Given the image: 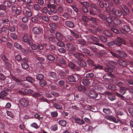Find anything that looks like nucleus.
<instances>
[{
    "label": "nucleus",
    "instance_id": "f257e3e1",
    "mask_svg": "<svg viewBox=\"0 0 133 133\" xmlns=\"http://www.w3.org/2000/svg\"><path fill=\"white\" fill-rule=\"evenodd\" d=\"M112 17L113 18H116L117 17H121L122 15V12L121 11L119 10L116 9L115 8H113L112 9Z\"/></svg>",
    "mask_w": 133,
    "mask_h": 133
},
{
    "label": "nucleus",
    "instance_id": "f03ea898",
    "mask_svg": "<svg viewBox=\"0 0 133 133\" xmlns=\"http://www.w3.org/2000/svg\"><path fill=\"white\" fill-rule=\"evenodd\" d=\"M114 44L118 46H121L122 43L125 45L126 44V43L125 41L123 39L119 37H117L116 40H114Z\"/></svg>",
    "mask_w": 133,
    "mask_h": 133
},
{
    "label": "nucleus",
    "instance_id": "7ed1b4c3",
    "mask_svg": "<svg viewBox=\"0 0 133 133\" xmlns=\"http://www.w3.org/2000/svg\"><path fill=\"white\" fill-rule=\"evenodd\" d=\"M79 78L80 77L78 74H76L69 76L68 79L69 82H76L78 80Z\"/></svg>",
    "mask_w": 133,
    "mask_h": 133
},
{
    "label": "nucleus",
    "instance_id": "20e7f679",
    "mask_svg": "<svg viewBox=\"0 0 133 133\" xmlns=\"http://www.w3.org/2000/svg\"><path fill=\"white\" fill-rule=\"evenodd\" d=\"M28 59L27 58L24 57L22 60L21 64L22 68L25 69H27L29 68V65L26 63Z\"/></svg>",
    "mask_w": 133,
    "mask_h": 133
},
{
    "label": "nucleus",
    "instance_id": "39448f33",
    "mask_svg": "<svg viewBox=\"0 0 133 133\" xmlns=\"http://www.w3.org/2000/svg\"><path fill=\"white\" fill-rule=\"evenodd\" d=\"M114 75L111 74H106L103 76V78L107 81H112L113 79Z\"/></svg>",
    "mask_w": 133,
    "mask_h": 133
},
{
    "label": "nucleus",
    "instance_id": "423d86ee",
    "mask_svg": "<svg viewBox=\"0 0 133 133\" xmlns=\"http://www.w3.org/2000/svg\"><path fill=\"white\" fill-rule=\"evenodd\" d=\"M19 103L24 107L27 106L29 104L28 101L24 98H21L19 101Z\"/></svg>",
    "mask_w": 133,
    "mask_h": 133
},
{
    "label": "nucleus",
    "instance_id": "0eeeda50",
    "mask_svg": "<svg viewBox=\"0 0 133 133\" xmlns=\"http://www.w3.org/2000/svg\"><path fill=\"white\" fill-rule=\"evenodd\" d=\"M108 6L105 7L106 10L107 12L110 13L112 12V9L111 10L110 8L113 6L114 4L112 2H108Z\"/></svg>",
    "mask_w": 133,
    "mask_h": 133
},
{
    "label": "nucleus",
    "instance_id": "6e6552de",
    "mask_svg": "<svg viewBox=\"0 0 133 133\" xmlns=\"http://www.w3.org/2000/svg\"><path fill=\"white\" fill-rule=\"evenodd\" d=\"M98 94L94 91H90L88 93V95L90 97L93 98H96L98 96Z\"/></svg>",
    "mask_w": 133,
    "mask_h": 133
},
{
    "label": "nucleus",
    "instance_id": "1a4fd4ad",
    "mask_svg": "<svg viewBox=\"0 0 133 133\" xmlns=\"http://www.w3.org/2000/svg\"><path fill=\"white\" fill-rule=\"evenodd\" d=\"M130 30L129 26L127 25H123L122 28L120 29V31L123 33H124L126 32H128Z\"/></svg>",
    "mask_w": 133,
    "mask_h": 133
},
{
    "label": "nucleus",
    "instance_id": "9d476101",
    "mask_svg": "<svg viewBox=\"0 0 133 133\" xmlns=\"http://www.w3.org/2000/svg\"><path fill=\"white\" fill-rule=\"evenodd\" d=\"M66 46L68 50L69 51H72L76 48L75 45H73L71 43H68L66 44Z\"/></svg>",
    "mask_w": 133,
    "mask_h": 133
},
{
    "label": "nucleus",
    "instance_id": "9b49d317",
    "mask_svg": "<svg viewBox=\"0 0 133 133\" xmlns=\"http://www.w3.org/2000/svg\"><path fill=\"white\" fill-rule=\"evenodd\" d=\"M121 7L123 11L127 14H129L130 13V11L127 7V6L124 4H122L121 5Z\"/></svg>",
    "mask_w": 133,
    "mask_h": 133
},
{
    "label": "nucleus",
    "instance_id": "f8f14e48",
    "mask_svg": "<svg viewBox=\"0 0 133 133\" xmlns=\"http://www.w3.org/2000/svg\"><path fill=\"white\" fill-rule=\"evenodd\" d=\"M105 118L107 120L110 121H112L114 123H117L118 122V121L115 118L112 116H107L105 117Z\"/></svg>",
    "mask_w": 133,
    "mask_h": 133
},
{
    "label": "nucleus",
    "instance_id": "ddd939ff",
    "mask_svg": "<svg viewBox=\"0 0 133 133\" xmlns=\"http://www.w3.org/2000/svg\"><path fill=\"white\" fill-rule=\"evenodd\" d=\"M73 55L76 58H77L79 61H81L82 59V57L84 56L80 53H73Z\"/></svg>",
    "mask_w": 133,
    "mask_h": 133
},
{
    "label": "nucleus",
    "instance_id": "4468645a",
    "mask_svg": "<svg viewBox=\"0 0 133 133\" xmlns=\"http://www.w3.org/2000/svg\"><path fill=\"white\" fill-rule=\"evenodd\" d=\"M64 24L65 25L70 28H73L74 26V23L70 21H65L64 22Z\"/></svg>",
    "mask_w": 133,
    "mask_h": 133
},
{
    "label": "nucleus",
    "instance_id": "2eb2a0df",
    "mask_svg": "<svg viewBox=\"0 0 133 133\" xmlns=\"http://www.w3.org/2000/svg\"><path fill=\"white\" fill-rule=\"evenodd\" d=\"M28 44L31 46V48L33 50H36L38 48V46L35 44H33L31 40H30L28 43Z\"/></svg>",
    "mask_w": 133,
    "mask_h": 133
},
{
    "label": "nucleus",
    "instance_id": "dca6fc26",
    "mask_svg": "<svg viewBox=\"0 0 133 133\" xmlns=\"http://www.w3.org/2000/svg\"><path fill=\"white\" fill-rule=\"evenodd\" d=\"M112 18L114 19L113 23H114V25L117 27V25H119L121 23V21L120 20L117 18Z\"/></svg>",
    "mask_w": 133,
    "mask_h": 133
},
{
    "label": "nucleus",
    "instance_id": "f3484780",
    "mask_svg": "<svg viewBox=\"0 0 133 133\" xmlns=\"http://www.w3.org/2000/svg\"><path fill=\"white\" fill-rule=\"evenodd\" d=\"M116 52L118 54V56L121 57H125L127 56V54L126 53L123 51H120L118 50L116 51Z\"/></svg>",
    "mask_w": 133,
    "mask_h": 133
},
{
    "label": "nucleus",
    "instance_id": "a211bd4d",
    "mask_svg": "<svg viewBox=\"0 0 133 133\" xmlns=\"http://www.w3.org/2000/svg\"><path fill=\"white\" fill-rule=\"evenodd\" d=\"M118 62L120 65L124 67H126L128 64L127 62L123 59L118 60Z\"/></svg>",
    "mask_w": 133,
    "mask_h": 133
},
{
    "label": "nucleus",
    "instance_id": "6ab92c4d",
    "mask_svg": "<svg viewBox=\"0 0 133 133\" xmlns=\"http://www.w3.org/2000/svg\"><path fill=\"white\" fill-rule=\"evenodd\" d=\"M107 93L108 95V97L110 100L113 101L116 98L115 96L111 93L109 92H107Z\"/></svg>",
    "mask_w": 133,
    "mask_h": 133
},
{
    "label": "nucleus",
    "instance_id": "aec40b11",
    "mask_svg": "<svg viewBox=\"0 0 133 133\" xmlns=\"http://www.w3.org/2000/svg\"><path fill=\"white\" fill-rule=\"evenodd\" d=\"M57 39L58 41H61L63 39L62 35L59 32H57L56 34Z\"/></svg>",
    "mask_w": 133,
    "mask_h": 133
},
{
    "label": "nucleus",
    "instance_id": "412c9836",
    "mask_svg": "<svg viewBox=\"0 0 133 133\" xmlns=\"http://www.w3.org/2000/svg\"><path fill=\"white\" fill-rule=\"evenodd\" d=\"M32 31L35 34H38L40 33V30L37 27H34L32 29Z\"/></svg>",
    "mask_w": 133,
    "mask_h": 133
},
{
    "label": "nucleus",
    "instance_id": "4be33fe9",
    "mask_svg": "<svg viewBox=\"0 0 133 133\" xmlns=\"http://www.w3.org/2000/svg\"><path fill=\"white\" fill-rule=\"evenodd\" d=\"M74 119L76 122L79 124H83L84 123V122L83 120L79 118H75Z\"/></svg>",
    "mask_w": 133,
    "mask_h": 133
},
{
    "label": "nucleus",
    "instance_id": "5701e85b",
    "mask_svg": "<svg viewBox=\"0 0 133 133\" xmlns=\"http://www.w3.org/2000/svg\"><path fill=\"white\" fill-rule=\"evenodd\" d=\"M128 89V88L125 87H121L119 90V92L122 95H124Z\"/></svg>",
    "mask_w": 133,
    "mask_h": 133
},
{
    "label": "nucleus",
    "instance_id": "b1692460",
    "mask_svg": "<svg viewBox=\"0 0 133 133\" xmlns=\"http://www.w3.org/2000/svg\"><path fill=\"white\" fill-rule=\"evenodd\" d=\"M57 61L61 64L65 65L66 64V62L65 60L61 57H58L57 59Z\"/></svg>",
    "mask_w": 133,
    "mask_h": 133
},
{
    "label": "nucleus",
    "instance_id": "393cba45",
    "mask_svg": "<svg viewBox=\"0 0 133 133\" xmlns=\"http://www.w3.org/2000/svg\"><path fill=\"white\" fill-rule=\"evenodd\" d=\"M77 63L78 65L81 66L85 67L87 65L86 63L85 62L82 61V59L81 61H78L77 62Z\"/></svg>",
    "mask_w": 133,
    "mask_h": 133
},
{
    "label": "nucleus",
    "instance_id": "a878e982",
    "mask_svg": "<svg viewBox=\"0 0 133 133\" xmlns=\"http://www.w3.org/2000/svg\"><path fill=\"white\" fill-rule=\"evenodd\" d=\"M1 58L3 61L5 62V65L7 66H9V63L6 57L4 55H2L1 56Z\"/></svg>",
    "mask_w": 133,
    "mask_h": 133
},
{
    "label": "nucleus",
    "instance_id": "bb28decb",
    "mask_svg": "<svg viewBox=\"0 0 133 133\" xmlns=\"http://www.w3.org/2000/svg\"><path fill=\"white\" fill-rule=\"evenodd\" d=\"M108 88L113 91H115L117 90V88L114 85L110 84L108 86Z\"/></svg>",
    "mask_w": 133,
    "mask_h": 133
},
{
    "label": "nucleus",
    "instance_id": "cd10ccee",
    "mask_svg": "<svg viewBox=\"0 0 133 133\" xmlns=\"http://www.w3.org/2000/svg\"><path fill=\"white\" fill-rule=\"evenodd\" d=\"M82 83L84 85L87 86L89 85L90 82L88 79L84 78L82 80Z\"/></svg>",
    "mask_w": 133,
    "mask_h": 133
},
{
    "label": "nucleus",
    "instance_id": "c85d7f7f",
    "mask_svg": "<svg viewBox=\"0 0 133 133\" xmlns=\"http://www.w3.org/2000/svg\"><path fill=\"white\" fill-rule=\"evenodd\" d=\"M113 19L112 17V18L110 17L107 18L106 19V21L109 23L110 24V25L111 26L113 25V21L112 19Z\"/></svg>",
    "mask_w": 133,
    "mask_h": 133
},
{
    "label": "nucleus",
    "instance_id": "c756f323",
    "mask_svg": "<svg viewBox=\"0 0 133 133\" xmlns=\"http://www.w3.org/2000/svg\"><path fill=\"white\" fill-rule=\"evenodd\" d=\"M49 76L53 79H57V77L56 74L54 72H50L49 74Z\"/></svg>",
    "mask_w": 133,
    "mask_h": 133
},
{
    "label": "nucleus",
    "instance_id": "7c9ffc66",
    "mask_svg": "<svg viewBox=\"0 0 133 133\" xmlns=\"http://www.w3.org/2000/svg\"><path fill=\"white\" fill-rule=\"evenodd\" d=\"M103 34L108 37H111L112 34L109 30H106L103 31Z\"/></svg>",
    "mask_w": 133,
    "mask_h": 133
},
{
    "label": "nucleus",
    "instance_id": "2f4dec72",
    "mask_svg": "<svg viewBox=\"0 0 133 133\" xmlns=\"http://www.w3.org/2000/svg\"><path fill=\"white\" fill-rule=\"evenodd\" d=\"M59 124L63 127H65L66 125V123L65 121L63 120H59L58 121Z\"/></svg>",
    "mask_w": 133,
    "mask_h": 133
},
{
    "label": "nucleus",
    "instance_id": "473e14b6",
    "mask_svg": "<svg viewBox=\"0 0 133 133\" xmlns=\"http://www.w3.org/2000/svg\"><path fill=\"white\" fill-rule=\"evenodd\" d=\"M77 43L78 44L84 45L86 44V42L83 39H79L77 41Z\"/></svg>",
    "mask_w": 133,
    "mask_h": 133
},
{
    "label": "nucleus",
    "instance_id": "72a5a7b5",
    "mask_svg": "<svg viewBox=\"0 0 133 133\" xmlns=\"http://www.w3.org/2000/svg\"><path fill=\"white\" fill-rule=\"evenodd\" d=\"M111 27V29L112 31L117 34L119 33V31L117 29L115 28L116 27V26L113 25Z\"/></svg>",
    "mask_w": 133,
    "mask_h": 133
},
{
    "label": "nucleus",
    "instance_id": "f704fd0d",
    "mask_svg": "<svg viewBox=\"0 0 133 133\" xmlns=\"http://www.w3.org/2000/svg\"><path fill=\"white\" fill-rule=\"evenodd\" d=\"M27 35L26 34H25L24 35L23 38V41L25 43H28L30 40H31L30 38H28Z\"/></svg>",
    "mask_w": 133,
    "mask_h": 133
},
{
    "label": "nucleus",
    "instance_id": "c9c22d12",
    "mask_svg": "<svg viewBox=\"0 0 133 133\" xmlns=\"http://www.w3.org/2000/svg\"><path fill=\"white\" fill-rule=\"evenodd\" d=\"M39 84L41 87H44L47 84L46 81L44 79L40 81L39 82Z\"/></svg>",
    "mask_w": 133,
    "mask_h": 133
},
{
    "label": "nucleus",
    "instance_id": "e433bc0d",
    "mask_svg": "<svg viewBox=\"0 0 133 133\" xmlns=\"http://www.w3.org/2000/svg\"><path fill=\"white\" fill-rule=\"evenodd\" d=\"M98 37L100 40L103 42H106L108 41L107 38L105 37L99 36Z\"/></svg>",
    "mask_w": 133,
    "mask_h": 133
},
{
    "label": "nucleus",
    "instance_id": "4c0bfd02",
    "mask_svg": "<svg viewBox=\"0 0 133 133\" xmlns=\"http://www.w3.org/2000/svg\"><path fill=\"white\" fill-rule=\"evenodd\" d=\"M87 63L90 66H94L95 64L94 62L91 59H89L87 60Z\"/></svg>",
    "mask_w": 133,
    "mask_h": 133
},
{
    "label": "nucleus",
    "instance_id": "58836bf2",
    "mask_svg": "<svg viewBox=\"0 0 133 133\" xmlns=\"http://www.w3.org/2000/svg\"><path fill=\"white\" fill-rule=\"evenodd\" d=\"M55 1L54 0H50L49 1V3L47 5L48 7H50L51 6H55L54 5Z\"/></svg>",
    "mask_w": 133,
    "mask_h": 133
},
{
    "label": "nucleus",
    "instance_id": "ea45409f",
    "mask_svg": "<svg viewBox=\"0 0 133 133\" xmlns=\"http://www.w3.org/2000/svg\"><path fill=\"white\" fill-rule=\"evenodd\" d=\"M47 57L49 60L51 61H53L55 59L54 56L51 55H47Z\"/></svg>",
    "mask_w": 133,
    "mask_h": 133
},
{
    "label": "nucleus",
    "instance_id": "a19ab883",
    "mask_svg": "<svg viewBox=\"0 0 133 133\" xmlns=\"http://www.w3.org/2000/svg\"><path fill=\"white\" fill-rule=\"evenodd\" d=\"M111 68H107L105 69V71L109 73H111L113 71V69L114 68V66H112Z\"/></svg>",
    "mask_w": 133,
    "mask_h": 133
},
{
    "label": "nucleus",
    "instance_id": "79ce46f5",
    "mask_svg": "<svg viewBox=\"0 0 133 133\" xmlns=\"http://www.w3.org/2000/svg\"><path fill=\"white\" fill-rule=\"evenodd\" d=\"M26 80L31 83H33L34 82V80L32 77H27L25 78Z\"/></svg>",
    "mask_w": 133,
    "mask_h": 133
},
{
    "label": "nucleus",
    "instance_id": "37998d69",
    "mask_svg": "<svg viewBox=\"0 0 133 133\" xmlns=\"http://www.w3.org/2000/svg\"><path fill=\"white\" fill-rule=\"evenodd\" d=\"M7 94V93L5 91H1L0 93V98H2L4 96H6Z\"/></svg>",
    "mask_w": 133,
    "mask_h": 133
},
{
    "label": "nucleus",
    "instance_id": "c03bdc74",
    "mask_svg": "<svg viewBox=\"0 0 133 133\" xmlns=\"http://www.w3.org/2000/svg\"><path fill=\"white\" fill-rule=\"evenodd\" d=\"M31 21L35 23H38L39 24L40 21L37 19V18L36 17H33L31 19Z\"/></svg>",
    "mask_w": 133,
    "mask_h": 133
},
{
    "label": "nucleus",
    "instance_id": "a18cd8bd",
    "mask_svg": "<svg viewBox=\"0 0 133 133\" xmlns=\"http://www.w3.org/2000/svg\"><path fill=\"white\" fill-rule=\"evenodd\" d=\"M103 111L107 114H110L111 113V111L109 109H103Z\"/></svg>",
    "mask_w": 133,
    "mask_h": 133
},
{
    "label": "nucleus",
    "instance_id": "49530a36",
    "mask_svg": "<svg viewBox=\"0 0 133 133\" xmlns=\"http://www.w3.org/2000/svg\"><path fill=\"white\" fill-rule=\"evenodd\" d=\"M12 79L13 80L15 81L19 85H21L22 83L21 82V81L19 79L17 78H16L13 77H12Z\"/></svg>",
    "mask_w": 133,
    "mask_h": 133
},
{
    "label": "nucleus",
    "instance_id": "de8ad7c7",
    "mask_svg": "<svg viewBox=\"0 0 133 133\" xmlns=\"http://www.w3.org/2000/svg\"><path fill=\"white\" fill-rule=\"evenodd\" d=\"M94 69H99L102 70L103 69V66L98 64H95Z\"/></svg>",
    "mask_w": 133,
    "mask_h": 133
},
{
    "label": "nucleus",
    "instance_id": "09e8293b",
    "mask_svg": "<svg viewBox=\"0 0 133 133\" xmlns=\"http://www.w3.org/2000/svg\"><path fill=\"white\" fill-rule=\"evenodd\" d=\"M48 8L50 9V11H51L53 13H55L56 12L57 10L55 8V6Z\"/></svg>",
    "mask_w": 133,
    "mask_h": 133
},
{
    "label": "nucleus",
    "instance_id": "8fccbe9b",
    "mask_svg": "<svg viewBox=\"0 0 133 133\" xmlns=\"http://www.w3.org/2000/svg\"><path fill=\"white\" fill-rule=\"evenodd\" d=\"M44 78V76L42 74H39L36 77L37 79L39 81L43 79Z\"/></svg>",
    "mask_w": 133,
    "mask_h": 133
},
{
    "label": "nucleus",
    "instance_id": "3c124183",
    "mask_svg": "<svg viewBox=\"0 0 133 133\" xmlns=\"http://www.w3.org/2000/svg\"><path fill=\"white\" fill-rule=\"evenodd\" d=\"M94 76V74L92 73H88L86 75L85 77L87 78H92Z\"/></svg>",
    "mask_w": 133,
    "mask_h": 133
},
{
    "label": "nucleus",
    "instance_id": "603ef678",
    "mask_svg": "<svg viewBox=\"0 0 133 133\" xmlns=\"http://www.w3.org/2000/svg\"><path fill=\"white\" fill-rule=\"evenodd\" d=\"M57 126L56 124L52 125L50 127L51 129L54 131H56L57 129Z\"/></svg>",
    "mask_w": 133,
    "mask_h": 133
},
{
    "label": "nucleus",
    "instance_id": "864d4df0",
    "mask_svg": "<svg viewBox=\"0 0 133 133\" xmlns=\"http://www.w3.org/2000/svg\"><path fill=\"white\" fill-rule=\"evenodd\" d=\"M2 23H3L4 24H6L8 23L9 21V20L7 18H4L2 20Z\"/></svg>",
    "mask_w": 133,
    "mask_h": 133
},
{
    "label": "nucleus",
    "instance_id": "5fc2aeb1",
    "mask_svg": "<svg viewBox=\"0 0 133 133\" xmlns=\"http://www.w3.org/2000/svg\"><path fill=\"white\" fill-rule=\"evenodd\" d=\"M91 39L92 41L95 42H98L99 41V40L98 38L94 36H91Z\"/></svg>",
    "mask_w": 133,
    "mask_h": 133
},
{
    "label": "nucleus",
    "instance_id": "6e6d98bb",
    "mask_svg": "<svg viewBox=\"0 0 133 133\" xmlns=\"http://www.w3.org/2000/svg\"><path fill=\"white\" fill-rule=\"evenodd\" d=\"M49 40L52 43H54L55 42V39L54 36L52 35H51L49 37Z\"/></svg>",
    "mask_w": 133,
    "mask_h": 133
},
{
    "label": "nucleus",
    "instance_id": "4d7b16f0",
    "mask_svg": "<svg viewBox=\"0 0 133 133\" xmlns=\"http://www.w3.org/2000/svg\"><path fill=\"white\" fill-rule=\"evenodd\" d=\"M9 30L11 32L14 31L15 30V28L13 25H10L8 27Z\"/></svg>",
    "mask_w": 133,
    "mask_h": 133
},
{
    "label": "nucleus",
    "instance_id": "13d9d810",
    "mask_svg": "<svg viewBox=\"0 0 133 133\" xmlns=\"http://www.w3.org/2000/svg\"><path fill=\"white\" fill-rule=\"evenodd\" d=\"M51 19L54 21H57L59 20V17L57 15H54L51 17Z\"/></svg>",
    "mask_w": 133,
    "mask_h": 133
},
{
    "label": "nucleus",
    "instance_id": "bf43d9fd",
    "mask_svg": "<svg viewBox=\"0 0 133 133\" xmlns=\"http://www.w3.org/2000/svg\"><path fill=\"white\" fill-rule=\"evenodd\" d=\"M17 8L15 6H13L12 7L11 12L12 13V15L14 16V13L15 12Z\"/></svg>",
    "mask_w": 133,
    "mask_h": 133
},
{
    "label": "nucleus",
    "instance_id": "052dcab7",
    "mask_svg": "<svg viewBox=\"0 0 133 133\" xmlns=\"http://www.w3.org/2000/svg\"><path fill=\"white\" fill-rule=\"evenodd\" d=\"M14 46L16 48L19 49H21V46L19 43L15 42L14 43Z\"/></svg>",
    "mask_w": 133,
    "mask_h": 133
},
{
    "label": "nucleus",
    "instance_id": "680f3d73",
    "mask_svg": "<svg viewBox=\"0 0 133 133\" xmlns=\"http://www.w3.org/2000/svg\"><path fill=\"white\" fill-rule=\"evenodd\" d=\"M25 14L28 17H31L32 16V13L30 11L26 10L25 12Z\"/></svg>",
    "mask_w": 133,
    "mask_h": 133
},
{
    "label": "nucleus",
    "instance_id": "e2e57ef3",
    "mask_svg": "<svg viewBox=\"0 0 133 133\" xmlns=\"http://www.w3.org/2000/svg\"><path fill=\"white\" fill-rule=\"evenodd\" d=\"M34 7L35 10L37 11L40 10L41 8L40 6L37 4H34Z\"/></svg>",
    "mask_w": 133,
    "mask_h": 133
},
{
    "label": "nucleus",
    "instance_id": "0e129e2a",
    "mask_svg": "<svg viewBox=\"0 0 133 133\" xmlns=\"http://www.w3.org/2000/svg\"><path fill=\"white\" fill-rule=\"evenodd\" d=\"M8 30V28L7 27H3L2 28L1 30V32H3L5 33H6Z\"/></svg>",
    "mask_w": 133,
    "mask_h": 133
},
{
    "label": "nucleus",
    "instance_id": "69168bd1",
    "mask_svg": "<svg viewBox=\"0 0 133 133\" xmlns=\"http://www.w3.org/2000/svg\"><path fill=\"white\" fill-rule=\"evenodd\" d=\"M57 44L58 46L60 47H63L65 46L64 43L61 41L57 42Z\"/></svg>",
    "mask_w": 133,
    "mask_h": 133
},
{
    "label": "nucleus",
    "instance_id": "338daca9",
    "mask_svg": "<svg viewBox=\"0 0 133 133\" xmlns=\"http://www.w3.org/2000/svg\"><path fill=\"white\" fill-rule=\"evenodd\" d=\"M65 38L68 41H71L74 39L73 37L72 36L69 35L67 36Z\"/></svg>",
    "mask_w": 133,
    "mask_h": 133
},
{
    "label": "nucleus",
    "instance_id": "774afa93",
    "mask_svg": "<svg viewBox=\"0 0 133 133\" xmlns=\"http://www.w3.org/2000/svg\"><path fill=\"white\" fill-rule=\"evenodd\" d=\"M68 66L70 68L72 69H74L75 67V65L71 62H69L68 64Z\"/></svg>",
    "mask_w": 133,
    "mask_h": 133
}]
</instances>
